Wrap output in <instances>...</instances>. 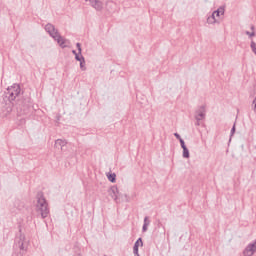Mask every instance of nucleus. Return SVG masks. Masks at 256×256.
I'll return each instance as SVG.
<instances>
[{
    "label": "nucleus",
    "mask_w": 256,
    "mask_h": 256,
    "mask_svg": "<svg viewBox=\"0 0 256 256\" xmlns=\"http://www.w3.org/2000/svg\"><path fill=\"white\" fill-rule=\"evenodd\" d=\"M73 53L76 54L75 51H73ZM76 59L77 61H81V57L79 56V54H76Z\"/></svg>",
    "instance_id": "obj_14"
},
{
    "label": "nucleus",
    "mask_w": 256,
    "mask_h": 256,
    "mask_svg": "<svg viewBox=\"0 0 256 256\" xmlns=\"http://www.w3.org/2000/svg\"><path fill=\"white\" fill-rule=\"evenodd\" d=\"M255 252H256V242L254 244L247 246V248L244 250V256H252L253 253Z\"/></svg>",
    "instance_id": "obj_5"
},
{
    "label": "nucleus",
    "mask_w": 256,
    "mask_h": 256,
    "mask_svg": "<svg viewBox=\"0 0 256 256\" xmlns=\"http://www.w3.org/2000/svg\"><path fill=\"white\" fill-rule=\"evenodd\" d=\"M183 157L189 159V150L187 149V147L183 148Z\"/></svg>",
    "instance_id": "obj_9"
},
{
    "label": "nucleus",
    "mask_w": 256,
    "mask_h": 256,
    "mask_svg": "<svg viewBox=\"0 0 256 256\" xmlns=\"http://www.w3.org/2000/svg\"><path fill=\"white\" fill-rule=\"evenodd\" d=\"M203 117V114H200V117H198V119H201Z\"/></svg>",
    "instance_id": "obj_20"
},
{
    "label": "nucleus",
    "mask_w": 256,
    "mask_h": 256,
    "mask_svg": "<svg viewBox=\"0 0 256 256\" xmlns=\"http://www.w3.org/2000/svg\"><path fill=\"white\" fill-rule=\"evenodd\" d=\"M46 31L51 35V37H53V39H55V41H57L60 47H67V40L59 35V32H57L53 24H47Z\"/></svg>",
    "instance_id": "obj_1"
},
{
    "label": "nucleus",
    "mask_w": 256,
    "mask_h": 256,
    "mask_svg": "<svg viewBox=\"0 0 256 256\" xmlns=\"http://www.w3.org/2000/svg\"><path fill=\"white\" fill-rule=\"evenodd\" d=\"M224 14L225 8H219L217 11L213 12L212 16L208 17L207 23H209L210 25H213V23H217V21H219V17Z\"/></svg>",
    "instance_id": "obj_3"
},
{
    "label": "nucleus",
    "mask_w": 256,
    "mask_h": 256,
    "mask_svg": "<svg viewBox=\"0 0 256 256\" xmlns=\"http://www.w3.org/2000/svg\"><path fill=\"white\" fill-rule=\"evenodd\" d=\"M37 209L40 211L42 217H47L49 214V210L47 209V201H45L42 194H40L38 197Z\"/></svg>",
    "instance_id": "obj_2"
},
{
    "label": "nucleus",
    "mask_w": 256,
    "mask_h": 256,
    "mask_svg": "<svg viewBox=\"0 0 256 256\" xmlns=\"http://www.w3.org/2000/svg\"><path fill=\"white\" fill-rule=\"evenodd\" d=\"M247 35H250V37H254L255 36V32H253L252 34H249V32H247Z\"/></svg>",
    "instance_id": "obj_17"
},
{
    "label": "nucleus",
    "mask_w": 256,
    "mask_h": 256,
    "mask_svg": "<svg viewBox=\"0 0 256 256\" xmlns=\"http://www.w3.org/2000/svg\"><path fill=\"white\" fill-rule=\"evenodd\" d=\"M91 5L95 9H103V4L99 0H91Z\"/></svg>",
    "instance_id": "obj_7"
},
{
    "label": "nucleus",
    "mask_w": 256,
    "mask_h": 256,
    "mask_svg": "<svg viewBox=\"0 0 256 256\" xmlns=\"http://www.w3.org/2000/svg\"><path fill=\"white\" fill-rule=\"evenodd\" d=\"M59 145H65V141H63V140H57V141H56V147H59Z\"/></svg>",
    "instance_id": "obj_10"
},
{
    "label": "nucleus",
    "mask_w": 256,
    "mask_h": 256,
    "mask_svg": "<svg viewBox=\"0 0 256 256\" xmlns=\"http://www.w3.org/2000/svg\"><path fill=\"white\" fill-rule=\"evenodd\" d=\"M139 247H143V240L141 238H139L134 245L133 251L135 253V255H137L139 253Z\"/></svg>",
    "instance_id": "obj_6"
},
{
    "label": "nucleus",
    "mask_w": 256,
    "mask_h": 256,
    "mask_svg": "<svg viewBox=\"0 0 256 256\" xmlns=\"http://www.w3.org/2000/svg\"><path fill=\"white\" fill-rule=\"evenodd\" d=\"M80 66H81V68L83 69V62H80Z\"/></svg>",
    "instance_id": "obj_19"
},
{
    "label": "nucleus",
    "mask_w": 256,
    "mask_h": 256,
    "mask_svg": "<svg viewBox=\"0 0 256 256\" xmlns=\"http://www.w3.org/2000/svg\"><path fill=\"white\" fill-rule=\"evenodd\" d=\"M174 135H175L176 138L179 139V141H181V136L179 134L175 133Z\"/></svg>",
    "instance_id": "obj_16"
},
{
    "label": "nucleus",
    "mask_w": 256,
    "mask_h": 256,
    "mask_svg": "<svg viewBox=\"0 0 256 256\" xmlns=\"http://www.w3.org/2000/svg\"><path fill=\"white\" fill-rule=\"evenodd\" d=\"M116 177H117V175H115V174H107V178L109 181H111V183H115Z\"/></svg>",
    "instance_id": "obj_8"
},
{
    "label": "nucleus",
    "mask_w": 256,
    "mask_h": 256,
    "mask_svg": "<svg viewBox=\"0 0 256 256\" xmlns=\"http://www.w3.org/2000/svg\"><path fill=\"white\" fill-rule=\"evenodd\" d=\"M180 145H181L182 149H185V147H187V146H185V141H183V139H180Z\"/></svg>",
    "instance_id": "obj_12"
},
{
    "label": "nucleus",
    "mask_w": 256,
    "mask_h": 256,
    "mask_svg": "<svg viewBox=\"0 0 256 256\" xmlns=\"http://www.w3.org/2000/svg\"><path fill=\"white\" fill-rule=\"evenodd\" d=\"M78 52L81 53V44L77 43Z\"/></svg>",
    "instance_id": "obj_15"
},
{
    "label": "nucleus",
    "mask_w": 256,
    "mask_h": 256,
    "mask_svg": "<svg viewBox=\"0 0 256 256\" xmlns=\"http://www.w3.org/2000/svg\"><path fill=\"white\" fill-rule=\"evenodd\" d=\"M251 48H252V50L254 51V53H256L255 42H252V43H251Z\"/></svg>",
    "instance_id": "obj_13"
},
{
    "label": "nucleus",
    "mask_w": 256,
    "mask_h": 256,
    "mask_svg": "<svg viewBox=\"0 0 256 256\" xmlns=\"http://www.w3.org/2000/svg\"><path fill=\"white\" fill-rule=\"evenodd\" d=\"M254 109H256V99L253 101Z\"/></svg>",
    "instance_id": "obj_18"
},
{
    "label": "nucleus",
    "mask_w": 256,
    "mask_h": 256,
    "mask_svg": "<svg viewBox=\"0 0 256 256\" xmlns=\"http://www.w3.org/2000/svg\"><path fill=\"white\" fill-rule=\"evenodd\" d=\"M9 99L10 101H14V99L21 93V87L19 84H14L8 88Z\"/></svg>",
    "instance_id": "obj_4"
},
{
    "label": "nucleus",
    "mask_w": 256,
    "mask_h": 256,
    "mask_svg": "<svg viewBox=\"0 0 256 256\" xmlns=\"http://www.w3.org/2000/svg\"><path fill=\"white\" fill-rule=\"evenodd\" d=\"M232 131H233V132L235 131V126H233Z\"/></svg>",
    "instance_id": "obj_21"
},
{
    "label": "nucleus",
    "mask_w": 256,
    "mask_h": 256,
    "mask_svg": "<svg viewBox=\"0 0 256 256\" xmlns=\"http://www.w3.org/2000/svg\"><path fill=\"white\" fill-rule=\"evenodd\" d=\"M147 225H148V223H147V218H145V220H144V226H143V231H147Z\"/></svg>",
    "instance_id": "obj_11"
}]
</instances>
